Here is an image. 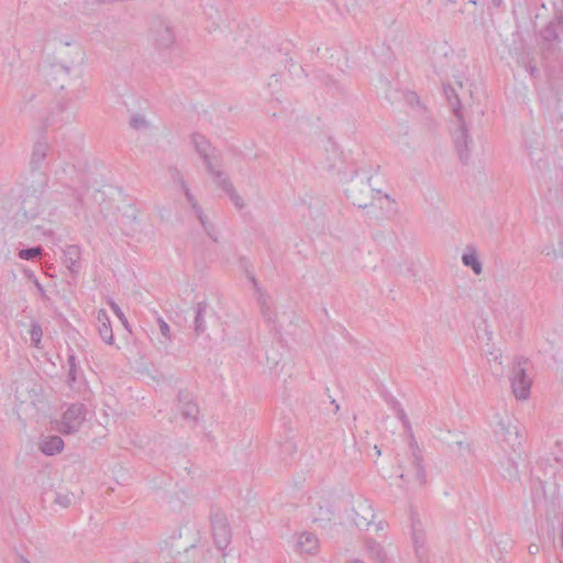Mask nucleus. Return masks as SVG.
Here are the masks:
<instances>
[{"mask_svg": "<svg viewBox=\"0 0 563 563\" xmlns=\"http://www.w3.org/2000/svg\"><path fill=\"white\" fill-rule=\"evenodd\" d=\"M69 47L70 45L65 43L59 62L51 66L47 81L56 90H69L74 97H79L86 90L82 80L85 54L79 45L70 49Z\"/></svg>", "mask_w": 563, "mask_h": 563, "instance_id": "obj_1", "label": "nucleus"}, {"mask_svg": "<svg viewBox=\"0 0 563 563\" xmlns=\"http://www.w3.org/2000/svg\"><path fill=\"white\" fill-rule=\"evenodd\" d=\"M191 143L203 161L207 172L213 178L221 177V170L217 169L214 166V161H217V150L211 145L209 140L200 133H194L191 134Z\"/></svg>", "mask_w": 563, "mask_h": 563, "instance_id": "obj_2", "label": "nucleus"}, {"mask_svg": "<svg viewBox=\"0 0 563 563\" xmlns=\"http://www.w3.org/2000/svg\"><path fill=\"white\" fill-rule=\"evenodd\" d=\"M527 360L520 357L516 361L510 375V383L514 396L519 400H526L530 396L532 380L528 377L523 364Z\"/></svg>", "mask_w": 563, "mask_h": 563, "instance_id": "obj_3", "label": "nucleus"}, {"mask_svg": "<svg viewBox=\"0 0 563 563\" xmlns=\"http://www.w3.org/2000/svg\"><path fill=\"white\" fill-rule=\"evenodd\" d=\"M371 179L372 176H368L367 181L364 183L363 180L352 178L345 189L346 198L360 209H365L372 205L373 189L371 188Z\"/></svg>", "mask_w": 563, "mask_h": 563, "instance_id": "obj_4", "label": "nucleus"}, {"mask_svg": "<svg viewBox=\"0 0 563 563\" xmlns=\"http://www.w3.org/2000/svg\"><path fill=\"white\" fill-rule=\"evenodd\" d=\"M495 434L516 451L521 445V434L518 421L505 415L498 418Z\"/></svg>", "mask_w": 563, "mask_h": 563, "instance_id": "obj_5", "label": "nucleus"}, {"mask_svg": "<svg viewBox=\"0 0 563 563\" xmlns=\"http://www.w3.org/2000/svg\"><path fill=\"white\" fill-rule=\"evenodd\" d=\"M86 407L82 404L76 402L70 405L62 416V420L58 423V431L63 434L77 432L86 420Z\"/></svg>", "mask_w": 563, "mask_h": 563, "instance_id": "obj_6", "label": "nucleus"}, {"mask_svg": "<svg viewBox=\"0 0 563 563\" xmlns=\"http://www.w3.org/2000/svg\"><path fill=\"white\" fill-rule=\"evenodd\" d=\"M150 33L158 48H169L175 43V33L170 23L162 18H155L152 21Z\"/></svg>", "mask_w": 563, "mask_h": 563, "instance_id": "obj_7", "label": "nucleus"}, {"mask_svg": "<svg viewBox=\"0 0 563 563\" xmlns=\"http://www.w3.org/2000/svg\"><path fill=\"white\" fill-rule=\"evenodd\" d=\"M211 531L219 550H224L231 542V531L224 514L218 511L211 516Z\"/></svg>", "mask_w": 563, "mask_h": 563, "instance_id": "obj_8", "label": "nucleus"}, {"mask_svg": "<svg viewBox=\"0 0 563 563\" xmlns=\"http://www.w3.org/2000/svg\"><path fill=\"white\" fill-rule=\"evenodd\" d=\"M399 477L407 483L423 487L427 483V474L422 464V455L419 450H413L409 470L402 472Z\"/></svg>", "mask_w": 563, "mask_h": 563, "instance_id": "obj_9", "label": "nucleus"}, {"mask_svg": "<svg viewBox=\"0 0 563 563\" xmlns=\"http://www.w3.org/2000/svg\"><path fill=\"white\" fill-rule=\"evenodd\" d=\"M563 26V15H556L552 19L541 31L540 37L542 40V49L552 52L553 43L560 42L559 30Z\"/></svg>", "mask_w": 563, "mask_h": 563, "instance_id": "obj_10", "label": "nucleus"}, {"mask_svg": "<svg viewBox=\"0 0 563 563\" xmlns=\"http://www.w3.org/2000/svg\"><path fill=\"white\" fill-rule=\"evenodd\" d=\"M459 128L454 132V143L459 154V157L462 162H466L470 157V147L468 144L472 143V139L468 134V129L464 122L463 117L457 119Z\"/></svg>", "mask_w": 563, "mask_h": 563, "instance_id": "obj_11", "label": "nucleus"}, {"mask_svg": "<svg viewBox=\"0 0 563 563\" xmlns=\"http://www.w3.org/2000/svg\"><path fill=\"white\" fill-rule=\"evenodd\" d=\"M75 114L67 110L65 103H58L44 120V129L60 128L73 122Z\"/></svg>", "mask_w": 563, "mask_h": 563, "instance_id": "obj_12", "label": "nucleus"}, {"mask_svg": "<svg viewBox=\"0 0 563 563\" xmlns=\"http://www.w3.org/2000/svg\"><path fill=\"white\" fill-rule=\"evenodd\" d=\"M353 510L355 526L361 530L367 529L375 518L372 504L366 499H360Z\"/></svg>", "mask_w": 563, "mask_h": 563, "instance_id": "obj_13", "label": "nucleus"}, {"mask_svg": "<svg viewBox=\"0 0 563 563\" xmlns=\"http://www.w3.org/2000/svg\"><path fill=\"white\" fill-rule=\"evenodd\" d=\"M251 282L257 295V302L261 307L262 317L268 324L275 325L277 320V312L272 307L271 297L261 289L254 276L251 277Z\"/></svg>", "mask_w": 563, "mask_h": 563, "instance_id": "obj_14", "label": "nucleus"}, {"mask_svg": "<svg viewBox=\"0 0 563 563\" xmlns=\"http://www.w3.org/2000/svg\"><path fill=\"white\" fill-rule=\"evenodd\" d=\"M178 408L185 420L196 422L199 415L198 405L194 401L192 395L187 390H179L177 395Z\"/></svg>", "mask_w": 563, "mask_h": 563, "instance_id": "obj_15", "label": "nucleus"}, {"mask_svg": "<svg viewBox=\"0 0 563 563\" xmlns=\"http://www.w3.org/2000/svg\"><path fill=\"white\" fill-rule=\"evenodd\" d=\"M411 530L415 551L420 563L427 560L426 534L420 520L411 514Z\"/></svg>", "mask_w": 563, "mask_h": 563, "instance_id": "obj_16", "label": "nucleus"}, {"mask_svg": "<svg viewBox=\"0 0 563 563\" xmlns=\"http://www.w3.org/2000/svg\"><path fill=\"white\" fill-rule=\"evenodd\" d=\"M64 264L71 275H76L80 271L81 251L78 245L71 244L64 249Z\"/></svg>", "mask_w": 563, "mask_h": 563, "instance_id": "obj_17", "label": "nucleus"}, {"mask_svg": "<svg viewBox=\"0 0 563 563\" xmlns=\"http://www.w3.org/2000/svg\"><path fill=\"white\" fill-rule=\"evenodd\" d=\"M98 332L100 338L107 344H112L114 341L110 318L104 309H100L97 313Z\"/></svg>", "mask_w": 563, "mask_h": 563, "instance_id": "obj_18", "label": "nucleus"}, {"mask_svg": "<svg viewBox=\"0 0 563 563\" xmlns=\"http://www.w3.org/2000/svg\"><path fill=\"white\" fill-rule=\"evenodd\" d=\"M214 181L229 195L231 201L238 209H242L244 207V201L242 197L238 195L235 191L230 178L221 172V177L213 178Z\"/></svg>", "mask_w": 563, "mask_h": 563, "instance_id": "obj_19", "label": "nucleus"}, {"mask_svg": "<svg viewBox=\"0 0 563 563\" xmlns=\"http://www.w3.org/2000/svg\"><path fill=\"white\" fill-rule=\"evenodd\" d=\"M64 449V441L58 435H49L44 438L40 443V450L45 455H55Z\"/></svg>", "mask_w": 563, "mask_h": 563, "instance_id": "obj_20", "label": "nucleus"}, {"mask_svg": "<svg viewBox=\"0 0 563 563\" xmlns=\"http://www.w3.org/2000/svg\"><path fill=\"white\" fill-rule=\"evenodd\" d=\"M48 151V144L45 139L37 141L34 144L32 156H31V167L32 169H40L43 165V162L46 158Z\"/></svg>", "mask_w": 563, "mask_h": 563, "instance_id": "obj_21", "label": "nucleus"}, {"mask_svg": "<svg viewBox=\"0 0 563 563\" xmlns=\"http://www.w3.org/2000/svg\"><path fill=\"white\" fill-rule=\"evenodd\" d=\"M319 545L318 538L311 532H303L299 536L297 547L301 552L312 554Z\"/></svg>", "mask_w": 563, "mask_h": 563, "instance_id": "obj_22", "label": "nucleus"}, {"mask_svg": "<svg viewBox=\"0 0 563 563\" xmlns=\"http://www.w3.org/2000/svg\"><path fill=\"white\" fill-rule=\"evenodd\" d=\"M443 91H444V95L452 108V111H453L455 118L461 119L463 117L462 103H461L459 96L456 95L455 89L451 85H444Z\"/></svg>", "mask_w": 563, "mask_h": 563, "instance_id": "obj_23", "label": "nucleus"}, {"mask_svg": "<svg viewBox=\"0 0 563 563\" xmlns=\"http://www.w3.org/2000/svg\"><path fill=\"white\" fill-rule=\"evenodd\" d=\"M208 303L202 301L198 302L196 307V314L194 320V330L196 334H202L207 330L205 316L207 313Z\"/></svg>", "mask_w": 563, "mask_h": 563, "instance_id": "obj_24", "label": "nucleus"}, {"mask_svg": "<svg viewBox=\"0 0 563 563\" xmlns=\"http://www.w3.org/2000/svg\"><path fill=\"white\" fill-rule=\"evenodd\" d=\"M366 550L377 563H387L388 558L384 548L374 540H366Z\"/></svg>", "mask_w": 563, "mask_h": 563, "instance_id": "obj_25", "label": "nucleus"}, {"mask_svg": "<svg viewBox=\"0 0 563 563\" xmlns=\"http://www.w3.org/2000/svg\"><path fill=\"white\" fill-rule=\"evenodd\" d=\"M462 263L464 266L472 268V271L476 275H479L483 271L482 263L478 260L476 252L474 250L462 255Z\"/></svg>", "mask_w": 563, "mask_h": 563, "instance_id": "obj_26", "label": "nucleus"}, {"mask_svg": "<svg viewBox=\"0 0 563 563\" xmlns=\"http://www.w3.org/2000/svg\"><path fill=\"white\" fill-rule=\"evenodd\" d=\"M44 252V249L41 245L32 246L27 249H22L18 252V256L24 261H33L37 257H41Z\"/></svg>", "mask_w": 563, "mask_h": 563, "instance_id": "obj_27", "label": "nucleus"}, {"mask_svg": "<svg viewBox=\"0 0 563 563\" xmlns=\"http://www.w3.org/2000/svg\"><path fill=\"white\" fill-rule=\"evenodd\" d=\"M503 476L508 481H518L520 478L518 464L516 461L508 459L507 466L504 467Z\"/></svg>", "mask_w": 563, "mask_h": 563, "instance_id": "obj_28", "label": "nucleus"}, {"mask_svg": "<svg viewBox=\"0 0 563 563\" xmlns=\"http://www.w3.org/2000/svg\"><path fill=\"white\" fill-rule=\"evenodd\" d=\"M67 363H68L67 382L69 385H71V384L76 383L77 372H78V364H77L76 356L73 351H71V353L68 354Z\"/></svg>", "mask_w": 563, "mask_h": 563, "instance_id": "obj_29", "label": "nucleus"}, {"mask_svg": "<svg viewBox=\"0 0 563 563\" xmlns=\"http://www.w3.org/2000/svg\"><path fill=\"white\" fill-rule=\"evenodd\" d=\"M129 124L133 130L136 131L147 130L150 128V123L145 117L139 113L131 117Z\"/></svg>", "mask_w": 563, "mask_h": 563, "instance_id": "obj_30", "label": "nucleus"}, {"mask_svg": "<svg viewBox=\"0 0 563 563\" xmlns=\"http://www.w3.org/2000/svg\"><path fill=\"white\" fill-rule=\"evenodd\" d=\"M29 332H30V336H31L32 343L36 347H40V343H41L42 335H43V331H42L41 324L38 322H32Z\"/></svg>", "mask_w": 563, "mask_h": 563, "instance_id": "obj_31", "label": "nucleus"}, {"mask_svg": "<svg viewBox=\"0 0 563 563\" xmlns=\"http://www.w3.org/2000/svg\"><path fill=\"white\" fill-rule=\"evenodd\" d=\"M198 220L200 221L203 230L206 231L207 235L211 238L213 241H217L216 230L212 223H210L207 219V216L201 212L197 216Z\"/></svg>", "mask_w": 563, "mask_h": 563, "instance_id": "obj_32", "label": "nucleus"}, {"mask_svg": "<svg viewBox=\"0 0 563 563\" xmlns=\"http://www.w3.org/2000/svg\"><path fill=\"white\" fill-rule=\"evenodd\" d=\"M198 220L200 221L203 230L206 231L207 235L211 238L213 241H217L216 230L212 223H210L207 219V216L201 212L197 216Z\"/></svg>", "mask_w": 563, "mask_h": 563, "instance_id": "obj_33", "label": "nucleus"}, {"mask_svg": "<svg viewBox=\"0 0 563 563\" xmlns=\"http://www.w3.org/2000/svg\"><path fill=\"white\" fill-rule=\"evenodd\" d=\"M73 498H74V494H71V493L56 492L55 497H54V503L63 508H67L71 504Z\"/></svg>", "mask_w": 563, "mask_h": 563, "instance_id": "obj_34", "label": "nucleus"}, {"mask_svg": "<svg viewBox=\"0 0 563 563\" xmlns=\"http://www.w3.org/2000/svg\"><path fill=\"white\" fill-rule=\"evenodd\" d=\"M296 452H297V444L291 440L285 441L280 448L282 459L285 461H287L289 457H291V455L295 454Z\"/></svg>", "mask_w": 563, "mask_h": 563, "instance_id": "obj_35", "label": "nucleus"}, {"mask_svg": "<svg viewBox=\"0 0 563 563\" xmlns=\"http://www.w3.org/2000/svg\"><path fill=\"white\" fill-rule=\"evenodd\" d=\"M184 194H185V197L188 201V203L190 205L192 211L195 212L196 216L200 214L202 211L201 207L199 206L198 201L196 200V198L194 197V195L191 194L188 185L184 188H181Z\"/></svg>", "mask_w": 563, "mask_h": 563, "instance_id": "obj_36", "label": "nucleus"}, {"mask_svg": "<svg viewBox=\"0 0 563 563\" xmlns=\"http://www.w3.org/2000/svg\"><path fill=\"white\" fill-rule=\"evenodd\" d=\"M168 173H169V177L172 178V180L176 184H178L180 186V188H184L187 186V183L181 174V172L175 167V166H170L168 168Z\"/></svg>", "mask_w": 563, "mask_h": 563, "instance_id": "obj_37", "label": "nucleus"}, {"mask_svg": "<svg viewBox=\"0 0 563 563\" xmlns=\"http://www.w3.org/2000/svg\"><path fill=\"white\" fill-rule=\"evenodd\" d=\"M157 323L159 325V331L162 333V335L167 339L168 341L172 340V334H170V328L168 325V323L161 317L157 318Z\"/></svg>", "mask_w": 563, "mask_h": 563, "instance_id": "obj_38", "label": "nucleus"}, {"mask_svg": "<svg viewBox=\"0 0 563 563\" xmlns=\"http://www.w3.org/2000/svg\"><path fill=\"white\" fill-rule=\"evenodd\" d=\"M110 306H111L113 312L117 314V317L123 322V324H126L128 321H126L121 308L113 301L110 302Z\"/></svg>", "mask_w": 563, "mask_h": 563, "instance_id": "obj_39", "label": "nucleus"}, {"mask_svg": "<svg viewBox=\"0 0 563 563\" xmlns=\"http://www.w3.org/2000/svg\"><path fill=\"white\" fill-rule=\"evenodd\" d=\"M394 404H395V406H397V407H398V409H397L398 418H399V419H400L405 424L409 426V421H408V419H407V416H406V413H405V410L400 407V405H399V402H398V401L394 400Z\"/></svg>", "mask_w": 563, "mask_h": 563, "instance_id": "obj_40", "label": "nucleus"}, {"mask_svg": "<svg viewBox=\"0 0 563 563\" xmlns=\"http://www.w3.org/2000/svg\"><path fill=\"white\" fill-rule=\"evenodd\" d=\"M34 285L35 287L37 288L40 295L45 298L46 297V294H45V290L43 288V286L38 283V280L34 277Z\"/></svg>", "mask_w": 563, "mask_h": 563, "instance_id": "obj_41", "label": "nucleus"}, {"mask_svg": "<svg viewBox=\"0 0 563 563\" xmlns=\"http://www.w3.org/2000/svg\"><path fill=\"white\" fill-rule=\"evenodd\" d=\"M455 443L460 450H463V449L468 450V445L464 444L462 441H456Z\"/></svg>", "mask_w": 563, "mask_h": 563, "instance_id": "obj_42", "label": "nucleus"}, {"mask_svg": "<svg viewBox=\"0 0 563 563\" xmlns=\"http://www.w3.org/2000/svg\"><path fill=\"white\" fill-rule=\"evenodd\" d=\"M492 3H493L495 7H499V5L503 3V0H492Z\"/></svg>", "mask_w": 563, "mask_h": 563, "instance_id": "obj_43", "label": "nucleus"}, {"mask_svg": "<svg viewBox=\"0 0 563 563\" xmlns=\"http://www.w3.org/2000/svg\"><path fill=\"white\" fill-rule=\"evenodd\" d=\"M16 563H30L23 556H20Z\"/></svg>", "mask_w": 563, "mask_h": 563, "instance_id": "obj_44", "label": "nucleus"}, {"mask_svg": "<svg viewBox=\"0 0 563 563\" xmlns=\"http://www.w3.org/2000/svg\"><path fill=\"white\" fill-rule=\"evenodd\" d=\"M536 71H537V68H536V67H531V69H530V74H531V75H534V73H536Z\"/></svg>", "mask_w": 563, "mask_h": 563, "instance_id": "obj_45", "label": "nucleus"}, {"mask_svg": "<svg viewBox=\"0 0 563 563\" xmlns=\"http://www.w3.org/2000/svg\"><path fill=\"white\" fill-rule=\"evenodd\" d=\"M377 529H378V530L383 529V522H382V521H379V522L377 523Z\"/></svg>", "mask_w": 563, "mask_h": 563, "instance_id": "obj_46", "label": "nucleus"}, {"mask_svg": "<svg viewBox=\"0 0 563 563\" xmlns=\"http://www.w3.org/2000/svg\"><path fill=\"white\" fill-rule=\"evenodd\" d=\"M352 563H364V562L361 560H354Z\"/></svg>", "mask_w": 563, "mask_h": 563, "instance_id": "obj_47", "label": "nucleus"}, {"mask_svg": "<svg viewBox=\"0 0 563 563\" xmlns=\"http://www.w3.org/2000/svg\"><path fill=\"white\" fill-rule=\"evenodd\" d=\"M410 448H412V451L418 450V448H413V444H410Z\"/></svg>", "mask_w": 563, "mask_h": 563, "instance_id": "obj_48", "label": "nucleus"}]
</instances>
